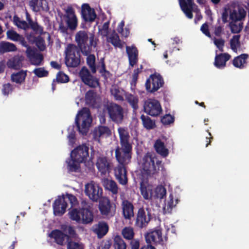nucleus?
Wrapping results in <instances>:
<instances>
[{
  "label": "nucleus",
  "instance_id": "nucleus-7",
  "mask_svg": "<svg viewBox=\"0 0 249 249\" xmlns=\"http://www.w3.org/2000/svg\"><path fill=\"white\" fill-rule=\"evenodd\" d=\"M107 110L110 120L117 124L122 123L124 118L123 108L115 103H110L107 106Z\"/></svg>",
  "mask_w": 249,
  "mask_h": 249
},
{
  "label": "nucleus",
  "instance_id": "nucleus-13",
  "mask_svg": "<svg viewBox=\"0 0 249 249\" xmlns=\"http://www.w3.org/2000/svg\"><path fill=\"white\" fill-rule=\"evenodd\" d=\"M89 147L85 144L79 145L71 151V158L79 162H85L89 157Z\"/></svg>",
  "mask_w": 249,
  "mask_h": 249
},
{
  "label": "nucleus",
  "instance_id": "nucleus-16",
  "mask_svg": "<svg viewBox=\"0 0 249 249\" xmlns=\"http://www.w3.org/2000/svg\"><path fill=\"white\" fill-rule=\"evenodd\" d=\"M98 208L101 214L106 216H113L115 212V209L112 208L110 200L107 197L99 201Z\"/></svg>",
  "mask_w": 249,
  "mask_h": 249
},
{
  "label": "nucleus",
  "instance_id": "nucleus-29",
  "mask_svg": "<svg viewBox=\"0 0 249 249\" xmlns=\"http://www.w3.org/2000/svg\"><path fill=\"white\" fill-rule=\"evenodd\" d=\"M154 148L156 152L164 158L166 157L169 154L168 149L166 148L164 142L160 139L156 141Z\"/></svg>",
  "mask_w": 249,
  "mask_h": 249
},
{
  "label": "nucleus",
  "instance_id": "nucleus-57",
  "mask_svg": "<svg viewBox=\"0 0 249 249\" xmlns=\"http://www.w3.org/2000/svg\"><path fill=\"white\" fill-rule=\"evenodd\" d=\"M175 121L174 116L170 114H166L161 118V122L164 125H168L173 123Z\"/></svg>",
  "mask_w": 249,
  "mask_h": 249
},
{
  "label": "nucleus",
  "instance_id": "nucleus-10",
  "mask_svg": "<svg viewBox=\"0 0 249 249\" xmlns=\"http://www.w3.org/2000/svg\"><path fill=\"white\" fill-rule=\"evenodd\" d=\"M143 109L146 114L153 117L160 115L162 111L160 103L154 99H148L144 102Z\"/></svg>",
  "mask_w": 249,
  "mask_h": 249
},
{
  "label": "nucleus",
  "instance_id": "nucleus-14",
  "mask_svg": "<svg viewBox=\"0 0 249 249\" xmlns=\"http://www.w3.org/2000/svg\"><path fill=\"white\" fill-rule=\"evenodd\" d=\"M130 162H118L119 164L114 169L116 179L123 185H126L128 182L126 165Z\"/></svg>",
  "mask_w": 249,
  "mask_h": 249
},
{
  "label": "nucleus",
  "instance_id": "nucleus-25",
  "mask_svg": "<svg viewBox=\"0 0 249 249\" xmlns=\"http://www.w3.org/2000/svg\"><path fill=\"white\" fill-rule=\"evenodd\" d=\"M108 226L105 221H99L94 226L93 231L99 238H103L108 231Z\"/></svg>",
  "mask_w": 249,
  "mask_h": 249
},
{
  "label": "nucleus",
  "instance_id": "nucleus-2",
  "mask_svg": "<svg viewBox=\"0 0 249 249\" xmlns=\"http://www.w3.org/2000/svg\"><path fill=\"white\" fill-rule=\"evenodd\" d=\"M75 40L77 45V48L84 55L90 53L92 47L95 48L98 39L95 37L93 34L90 33L88 35L86 31H79L76 33Z\"/></svg>",
  "mask_w": 249,
  "mask_h": 249
},
{
  "label": "nucleus",
  "instance_id": "nucleus-61",
  "mask_svg": "<svg viewBox=\"0 0 249 249\" xmlns=\"http://www.w3.org/2000/svg\"><path fill=\"white\" fill-rule=\"evenodd\" d=\"M129 244L130 249H140V242L138 238H134L130 240Z\"/></svg>",
  "mask_w": 249,
  "mask_h": 249
},
{
  "label": "nucleus",
  "instance_id": "nucleus-31",
  "mask_svg": "<svg viewBox=\"0 0 249 249\" xmlns=\"http://www.w3.org/2000/svg\"><path fill=\"white\" fill-rule=\"evenodd\" d=\"M111 134L110 129L106 126L100 125L98 128H95L93 131L94 138H99L104 136H108Z\"/></svg>",
  "mask_w": 249,
  "mask_h": 249
},
{
  "label": "nucleus",
  "instance_id": "nucleus-64",
  "mask_svg": "<svg viewBox=\"0 0 249 249\" xmlns=\"http://www.w3.org/2000/svg\"><path fill=\"white\" fill-rule=\"evenodd\" d=\"M201 31L207 36L211 38V35L209 30V26L207 22L203 24L200 28Z\"/></svg>",
  "mask_w": 249,
  "mask_h": 249
},
{
  "label": "nucleus",
  "instance_id": "nucleus-41",
  "mask_svg": "<svg viewBox=\"0 0 249 249\" xmlns=\"http://www.w3.org/2000/svg\"><path fill=\"white\" fill-rule=\"evenodd\" d=\"M67 163V168L69 172H77L80 168V163L81 162L75 161L73 158L69 159L66 161Z\"/></svg>",
  "mask_w": 249,
  "mask_h": 249
},
{
  "label": "nucleus",
  "instance_id": "nucleus-43",
  "mask_svg": "<svg viewBox=\"0 0 249 249\" xmlns=\"http://www.w3.org/2000/svg\"><path fill=\"white\" fill-rule=\"evenodd\" d=\"M86 58V62L87 65L90 69L91 72L93 74L96 73L97 71V68L95 65L96 58L94 54H91L89 53Z\"/></svg>",
  "mask_w": 249,
  "mask_h": 249
},
{
  "label": "nucleus",
  "instance_id": "nucleus-23",
  "mask_svg": "<svg viewBox=\"0 0 249 249\" xmlns=\"http://www.w3.org/2000/svg\"><path fill=\"white\" fill-rule=\"evenodd\" d=\"M122 207L124 218L125 219L130 220L134 215V207L133 204L128 200H124L122 201Z\"/></svg>",
  "mask_w": 249,
  "mask_h": 249
},
{
  "label": "nucleus",
  "instance_id": "nucleus-38",
  "mask_svg": "<svg viewBox=\"0 0 249 249\" xmlns=\"http://www.w3.org/2000/svg\"><path fill=\"white\" fill-rule=\"evenodd\" d=\"M140 118L143 127L146 129H152L156 127L155 121L152 120L149 116L142 114Z\"/></svg>",
  "mask_w": 249,
  "mask_h": 249
},
{
  "label": "nucleus",
  "instance_id": "nucleus-51",
  "mask_svg": "<svg viewBox=\"0 0 249 249\" xmlns=\"http://www.w3.org/2000/svg\"><path fill=\"white\" fill-rule=\"evenodd\" d=\"M43 56L42 54L39 53H36V54L30 59L31 64L36 66H39L41 64L43 61Z\"/></svg>",
  "mask_w": 249,
  "mask_h": 249
},
{
  "label": "nucleus",
  "instance_id": "nucleus-42",
  "mask_svg": "<svg viewBox=\"0 0 249 249\" xmlns=\"http://www.w3.org/2000/svg\"><path fill=\"white\" fill-rule=\"evenodd\" d=\"M140 191L144 199L149 200L151 199L152 196V190L150 187L146 186L142 182L141 183Z\"/></svg>",
  "mask_w": 249,
  "mask_h": 249
},
{
  "label": "nucleus",
  "instance_id": "nucleus-49",
  "mask_svg": "<svg viewBox=\"0 0 249 249\" xmlns=\"http://www.w3.org/2000/svg\"><path fill=\"white\" fill-rule=\"evenodd\" d=\"M33 73L38 77L41 78L47 77L49 75V72L44 67L36 68L33 71Z\"/></svg>",
  "mask_w": 249,
  "mask_h": 249
},
{
  "label": "nucleus",
  "instance_id": "nucleus-36",
  "mask_svg": "<svg viewBox=\"0 0 249 249\" xmlns=\"http://www.w3.org/2000/svg\"><path fill=\"white\" fill-rule=\"evenodd\" d=\"M178 201H179V200L178 199H176L175 203H174V196L173 194H171L169 196V200L163 208V211L164 213H171L173 208L176 207Z\"/></svg>",
  "mask_w": 249,
  "mask_h": 249
},
{
  "label": "nucleus",
  "instance_id": "nucleus-39",
  "mask_svg": "<svg viewBox=\"0 0 249 249\" xmlns=\"http://www.w3.org/2000/svg\"><path fill=\"white\" fill-rule=\"evenodd\" d=\"M105 188L110 191L113 194L118 193V187L116 182L113 180L106 179L104 181Z\"/></svg>",
  "mask_w": 249,
  "mask_h": 249
},
{
  "label": "nucleus",
  "instance_id": "nucleus-32",
  "mask_svg": "<svg viewBox=\"0 0 249 249\" xmlns=\"http://www.w3.org/2000/svg\"><path fill=\"white\" fill-rule=\"evenodd\" d=\"M26 76L27 71L22 70L18 72L12 73L11 76V79L12 82L21 84L24 82Z\"/></svg>",
  "mask_w": 249,
  "mask_h": 249
},
{
  "label": "nucleus",
  "instance_id": "nucleus-26",
  "mask_svg": "<svg viewBox=\"0 0 249 249\" xmlns=\"http://www.w3.org/2000/svg\"><path fill=\"white\" fill-rule=\"evenodd\" d=\"M49 236L51 238H53L55 242L60 245H63L66 238L67 239V241H68V236L69 237L67 234L63 233L62 231L59 230L52 231Z\"/></svg>",
  "mask_w": 249,
  "mask_h": 249
},
{
  "label": "nucleus",
  "instance_id": "nucleus-60",
  "mask_svg": "<svg viewBox=\"0 0 249 249\" xmlns=\"http://www.w3.org/2000/svg\"><path fill=\"white\" fill-rule=\"evenodd\" d=\"M109 21H108L107 22H105L102 26V29L100 30V31H101V34L103 36L107 37L109 34Z\"/></svg>",
  "mask_w": 249,
  "mask_h": 249
},
{
  "label": "nucleus",
  "instance_id": "nucleus-8",
  "mask_svg": "<svg viewBox=\"0 0 249 249\" xmlns=\"http://www.w3.org/2000/svg\"><path fill=\"white\" fill-rule=\"evenodd\" d=\"M164 84L163 78L160 74L155 72L150 75L147 79L145 86L146 90L150 93L157 91Z\"/></svg>",
  "mask_w": 249,
  "mask_h": 249
},
{
  "label": "nucleus",
  "instance_id": "nucleus-4",
  "mask_svg": "<svg viewBox=\"0 0 249 249\" xmlns=\"http://www.w3.org/2000/svg\"><path fill=\"white\" fill-rule=\"evenodd\" d=\"M92 119L89 108L83 107L77 114L75 124L79 132L83 135H86Z\"/></svg>",
  "mask_w": 249,
  "mask_h": 249
},
{
  "label": "nucleus",
  "instance_id": "nucleus-28",
  "mask_svg": "<svg viewBox=\"0 0 249 249\" xmlns=\"http://www.w3.org/2000/svg\"><path fill=\"white\" fill-rule=\"evenodd\" d=\"M23 60L24 57L23 56L16 55L7 61V65L9 68L19 70L23 66L22 62Z\"/></svg>",
  "mask_w": 249,
  "mask_h": 249
},
{
  "label": "nucleus",
  "instance_id": "nucleus-59",
  "mask_svg": "<svg viewBox=\"0 0 249 249\" xmlns=\"http://www.w3.org/2000/svg\"><path fill=\"white\" fill-rule=\"evenodd\" d=\"M13 89V86L10 83H8L3 85L2 92L4 95H8L10 93L12 92Z\"/></svg>",
  "mask_w": 249,
  "mask_h": 249
},
{
  "label": "nucleus",
  "instance_id": "nucleus-3",
  "mask_svg": "<svg viewBox=\"0 0 249 249\" xmlns=\"http://www.w3.org/2000/svg\"><path fill=\"white\" fill-rule=\"evenodd\" d=\"M82 204L83 205V207L72 209L69 212L70 218L78 223L85 225L92 223L94 218L92 212L90 210L89 206H87L86 201H83Z\"/></svg>",
  "mask_w": 249,
  "mask_h": 249
},
{
  "label": "nucleus",
  "instance_id": "nucleus-52",
  "mask_svg": "<svg viewBox=\"0 0 249 249\" xmlns=\"http://www.w3.org/2000/svg\"><path fill=\"white\" fill-rule=\"evenodd\" d=\"M240 35H235L230 40L231 48L233 51H236L237 46L240 45Z\"/></svg>",
  "mask_w": 249,
  "mask_h": 249
},
{
  "label": "nucleus",
  "instance_id": "nucleus-54",
  "mask_svg": "<svg viewBox=\"0 0 249 249\" xmlns=\"http://www.w3.org/2000/svg\"><path fill=\"white\" fill-rule=\"evenodd\" d=\"M229 26L231 29L232 33H239L243 28L242 23H240L238 25L234 22L231 21L229 24Z\"/></svg>",
  "mask_w": 249,
  "mask_h": 249
},
{
  "label": "nucleus",
  "instance_id": "nucleus-21",
  "mask_svg": "<svg viewBox=\"0 0 249 249\" xmlns=\"http://www.w3.org/2000/svg\"><path fill=\"white\" fill-rule=\"evenodd\" d=\"M126 53H127L129 66L133 67L138 62L139 51L134 44L130 46H126Z\"/></svg>",
  "mask_w": 249,
  "mask_h": 249
},
{
  "label": "nucleus",
  "instance_id": "nucleus-40",
  "mask_svg": "<svg viewBox=\"0 0 249 249\" xmlns=\"http://www.w3.org/2000/svg\"><path fill=\"white\" fill-rule=\"evenodd\" d=\"M113 247L114 249H126V243L120 235H116L113 238Z\"/></svg>",
  "mask_w": 249,
  "mask_h": 249
},
{
  "label": "nucleus",
  "instance_id": "nucleus-18",
  "mask_svg": "<svg viewBox=\"0 0 249 249\" xmlns=\"http://www.w3.org/2000/svg\"><path fill=\"white\" fill-rule=\"evenodd\" d=\"M82 17L85 22H92L95 19L97 15L93 8L88 3H84L81 7Z\"/></svg>",
  "mask_w": 249,
  "mask_h": 249
},
{
  "label": "nucleus",
  "instance_id": "nucleus-63",
  "mask_svg": "<svg viewBox=\"0 0 249 249\" xmlns=\"http://www.w3.org/2000/svg\"><path fill=\"white\" fill-rule=\"evenodd\" d=\"M65 200L67 199L68 200H69L71 204V207H73L75 205H76L77 203V199L75 196L72 194H67L66 197H65Z\"/></svg>",
  "mask_w": 249,
  "mask_h": 249
},
{
  "label": "nucleus",
  "instance_id": "nucleus-17",
  "mask_svg": "<svg viewBox=\"0 0 249 249\" xmlns=\"http://www.w3.org/2000/svg\"><path fill=\"white\" fill-rule=\"evenodd\" d=\"M53 213L56 216H61L66 212L67 202L64 196L59 197L53 203Z\"/></svg>",
  "mask_w": 249,
  "mask_h": 249
},
{
  "label": "nucleus",
  "instance_id": "nucleus-46",
  "mask_svg": "<svg viewBox=\"0 0 249 249\" xmlns=\"http://www.w3.org/2000/svg\"><path fill=\"white\" fill-rule=\"evenodd\" d=\"M100 63L101 65V68L99 70V72L101 73L102 76L107 80L111 76V74L109 71L106 70L104 58H102L100 59Z\"/></svg>",
  "mask_w": 249,
  "mask_h": 249
},
{
  "label": "nucleus",
  "instance_id": "nucleus-48",
  "mask_svg": "<svg viewBox=\"0 0 249 249\" xmlns=\"http://www.w3.org/2000/svg\"><path fill=\"white\" fill-rule=\"evenodd\" d=\"M56 81L59 83H68L70 78L68 75L66 74L64 72L59 71L56 74Z\"/></svg>",
  "mask_w": 249,
  "mask_h": 249
},
{
  "label": "nucleus",
  "instance_id": "nucleus-24",
  "mask_svg": "<svg viewBox=\"0 0 249 249\" xmlns=\"http://www.w3.org/2000/svg\"><path fill=\"white\" fill-rule=\"evenodd\" d=\"M29 5L36 12L40 10L47 12L49 10L48 2L46 0H31Z\"/></svg>",
  "mask_w": 249,
  "mask_h": 249
},
{
  "label": "nucleus",
  "instance_id": "nucleus-34",
  "mask_svg": "<svg viewBox=\"0 0 249 249\" xmlns=\"http://www.w3.org/2000/svg\"><path fill=\"white\" fill-rule=\"evenodd\" d=\"M16 46L11 42L1 41L0 42V53L3 54L8 52H15L17 51Z\"/></svg>",
  "mask_w": 249,
  "mask_h": 249
},
{
  "label": "nucleus",
  "instance_id": "nucleus-58",
  "mask_svg": "<svg viewBox=\"0 0 249 249\" xmlns=\"http://www.w3.org/2000/svg\"><path fill=\"white\" fill-rule=\"evenodd\" d=\"M213 41L214 45L219 49V50L221 52H223L225 40L222 38H216V37H214Z\"/></svg>",
  "mask_w": 249,
  "mask_h": 249
},
{
  "label": "nucleus",
  "instance_id": "nucleus-56",
  "mask_svg": "<svg viewBox=\"0 0 249 249\" xmlns=\"http://www.w3.org/2000/svg\"><path fill=\"white\" fill-rule=\"evenodd\" d=\"M155 193L158 198L163 199L166 196V190L163 186H159L156 188Z\"/></svg>",
  "mask_w": 249,
  "mask_h": 249
},
{
  "label": "nucleus",
  "instance_id": "nucleus-15",
  "mask_svg": "<svg viewBox=\"0 0 249 249\" xmlns=\"http://www.w3.org/2000/svg\"><path fill=\"white\" fill-rule=\"evenodd\" d=\"M145 239L146 242L148 245L162 244L164 242L162 236L161 230L160 228L146 233L145 234Z\"/></svg>",
  "mask_w": 249,
  "mask_h": 249
},
{
  "label": "nucleus",
  "instance_id": "nucleus-11",
  "mask_svg": "<svg viewBox=\"0 0 249 249\" xmlns=\"http://www.w3.org/2000/svg\"><path fill=\"white\" fill-rule=\"evenodd\" d=\"M151 214L147 212L143 207L139 209L135 219V226L139 229H142L147 226L151 220Z\"/></svg>",
  "mask_w": 249,
  "mask_h": 249
},
{
  "label": "nucleus",
  "instance_id": "nucleus-9",
  "mask_svg": "<svg viewBox=\"0 0 249 249\" xmlns=\"http://www.w3.org/2000/svg\"><path fill=\"white\" fill-rule=\"evenodd\" d=\"M85 193L90 200L97 202L102 197L103 189L98 184L91 181L85 185Z\"/></svg>",
  "mask_w": 249,
  "mask_h": 249
},
{
  "label": "nucleus",
  "instance_id": "nucleus-6",
  "mask_svg": "<svg viewBox=\"0 0 249 249\" xmlns=\"http://www.w3.org/2000/svg\"><path fill=\"white\" fill-rule=\"evenodd\" d=\"M65 64L68 67L75 68L80 63V53L77 47L69 44L65 50Z\"/></svg>",
  "mask_w": 249,
  "mask_h": 249
},
{
  "label": "nucleus",
  "instance_id": "nucleus-45",
  "mask_svg": "<svg viewBox=\"0 0 249 249\" xmlns=\"http://www.w3.org/2000/svg\"><path fill=\"white\" fill-rule=\"evenodd\" d=\"M13 21L15 24L19 28L25 30L29 28L28 23L24 20H21L19 18L17 15L14 16Z\"/></svg>",
  "mask_w": 249,
  "mask_h": 249
},
{
  "label": "nucleus",
  "instance_id": "nucleus-62",
  "mask_svg": "<svg viewBox=\"0 0 249 249\" xmlns=\"http://www.w3.org/2000/svg\"><path fill=\"white\" fill-rule=\"evenodd\" d=\"M112 94L114 96L116 100L119 101H123L124 100V98L121 93V91L118 89H115L112 90Z\"/></svg>",
  "mask_w": 249,
  "mask_h": 249
},
{
  "label": "nucleus",
  "instance_id": "nucleus-27",
  "mask_svg": "<svg viewBox=\"0 0 249 249\" xmlns=\"http://www.w3.org/2000/svg\"><path fill=\"white\" fill-rule=\"evenodd\" d=\"M231 55L227 53H220L215 57L214 66L218 69L224 68L226 66V63L231 58Z\"/></svg>",
  "mask_w": 249,
  "mask_h": 249
},
{
  "label": "nucleus",
  "instance_id": "nucleus-50",
  "mask_svg": "<svg viewBox=\"0 0 249 249\" xmlns=\"http://www.w3.org/2000/svg\"><path fill=\"white\" fill-rule=\"evenodd\" d=\"M67 249H83V247L79 243L72 241L70 237L68 236Z\"/></svg>",
  "mask_w": 249,
  "mask_h": 249
},
{
  "label": "nucleus",
  "instance_id": "nucleus-33",
  "mask_svg": "<svg viewBox=\"0 0 249 249\" xmlns=\"http://www.w3.org/2000/svg\"><path fill=\"white\" fill-rule=\"evenodd\" d=\"M107 40L115 48L122 49L123 47V43L120 39L119 36L114 30L110 36L107 38Z\"/></svg>",
  "mask_w": 249,
  "mask_h": 249
},
{
  "label": "nucleus",
  "instance_id": "nucleus-35",
  "mask_svg": "<svg viewBox=\"0 0 249 249\" xmlns=\"http://www.w3.org/2000/svg\"><path fill=\"white\" fill-rule=\"evenodd\" d=\"M86 103L89 106L95 107L96 105V92L93 90H89L85 94Z\"/></svg>",
  "mask_w": 249,
  "mask_h": 249
},
{
  "label": "nucleus",
  "instance_id": "nucleus-30",
  "mask_svg": "<svg viewBox=\"0 0 249 249\" xmlns=\"http://www.w3.org/2000/svg\"><path fill=\"white\" fill-rule=\"evenodd\" d=\"M124 97L125 100L132 107L133 111H136L139 108V98L138 96L129 92H126L124 94Z\"/></svg>",
  "mask_w": 249,
  "mask_h": 249
},
{
  "label": "nucleus",
  "instance_id": "nucleus-20",
  "mask_svg": "<svg viewBox=\"0 0 249 249\" xmlns=\"http://www.w3.org/2000/svg\"><path fill=\"white\" fill-rule=\"evenodd\" d=\"M66 13L68 27L71 30H75L77 26V19L74 9L71 6H68L66 10Z\"/></svg>",
  "mask_w": 249,
  "mask_h": 249
},
{
  "label": "nucleus",
  "instance_id": "nucleus-53",
  "mask_svg": "<svg viewBox=\"0 0 249 249\" xmlns=\"http://www.w3.org/2000/svg\"><path fill=\"white\" fill-rule=\"evenodd\" d=\"M6 35L8 39L14 41H18L20 36L19 34L12 30H8L6 32Z\"/></svg>",
  "mask_w": 249,
  "mask_h": 249
},
{
  "label": "nucleus",
  "instance_id": "nucleus-22",
  "mask_svg": "<svg viewBox=\"0 0 249 249\" xmlns=\"http://www.w3.org/2000/svg\"><path fill=\"white\" fill-rule=\"evenodd\" d=\"M96 166L102 174L105 175L111 170V163L106 157H99L96 161Z\"/></svg>",
  "mask_w": 249,
  "mask_h": 249
},
{
  "label": "nucleus",
  "instance_id": "nucleus-37",
  "mask_svg": "<svg viewBox=\"0 0 249 249\" xmlns=\"http://www.w3.org/2000/svg\"><path fill=\"white\" fill-rule=\"evenodd\" d=\"M249 55L246 53H243L236 57L233 60V65L234 67L239 68H243L244 65L246 63V60Z\"/></svg>",
  "mask_w": 249,
  "mask_h": 249
},
{
  "label": "nucleus",
  "instance_id": "nucleus-19",
  "mask_svg": "<svg viewBox=\"0 0 249 249\" xmlns=\"http://www.w3.org/2000/svg\"><path fill=\"white\" fill-rule=\"evenodd\" d=\"M178 2L181 10L186 17L192 19L193 18L194 7L196 5L194 0H178Z\"/></svg>",
  "mask_w": 249,
  "mask_h": 249
},
{
  "label": "nucleus",
  "instance_id": "nucleus-44",
  "mask_svg": "<svg viewBox=\"0 0 249 249\" xmlns=\"http://www.w3.org/2000/svg\"><path fill=\"white\" fill-rule=\"evenodd\" d=\"M123 237L127 240L134 239L135 233L133 229L130 227H125L122 230Z\"/></svg>",
  "mask_w": 249,
  "mask_h": 249
},
{
  "label": "nucleus",
  "instance_id": "nucleus-5",
  "mask_svg": "<svg viewBox=\"0 0 249 249\" xmlns=\"http://www.w3.org/2000/svg\"><path fill=\"white\" fill-rule=\"evenodd\" d=\"M162 166L161 161L149 153H146L142 158V169L143 173L147 176H151L157 173Z\"/></svg>",
  "mask_w": 249,
  "mask_h": 249
},
{
  "label": "nucleus",
  "instance_id": "nucleus-55",
  "mask_svg": "<svg viewBox=\"0 0 249 249\" xmlns=\"http://www.w3.org/2000/svg\"><path fill=\"white\" fill-rule=\"evenodd\" d=\"M29 28L32 29L35 33L41 34L43 31V28L38 24L37 22L30 21L28 23Z\"/></svg>",
  "mask_w": 249,
  "mask_h": 249
},
{
  "label": "nucleus",
  "instance_id": "nucleus-47",
  "mask_svg": "<svg viewBox=\"0 0 249 249\" xmlns=\"http://www.w3.org/2000/svg\"><path fill=\"white\" fill-rule=\"evenodd\" d=\"M61 229L63 231L68 234L67 235L70 236V239H71V237L75 238L76 237V231L72 226H67L66 225H62L61 226Z\"/></svg>",
  "mask_w": 249,
  "mask_h": 249
},
{
  "label": "nucleus",
  "instance_id": "nucleus-12",
  "mask_svg": "<svg viewBox=\"0 0 249 249\" xmlns=\"http://www.w3.org/2000/svg\"><path fill=\"white\" fill-rule=\"evenodd\" d=\"M79 76L82 82L90 88H95L100 84L99 80L92 75L89 70L85 66L81 68L79 72Z\"/></svg>",
  "mask_w": 249,
  "mask_h": 249
},
{
  "label": "nucleus",
  "instance_id": "nucleus-1",
  "mask_svg": "<svg viewBox=\"0 0 249 249\" xmlns=\"http://www.w3.org/2000/svg\"><path fill=\"white\" fill-rule=\"evenodd\" d=\"M121 147L116 148L115 158L118 162H130L132 155V145L130 142V136L127 128H118Z\"/></svg>",
  "mask_w": 249,
  "mask_h": 249
}]
</instances>
